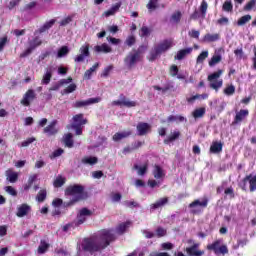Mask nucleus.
<instances>
[{"label":"nucleus","instance_id":"obj_1","mask_svg":"<svg viewBox=\"0 0 256 256\" xmlns=\"http://www.w3.org/2000/svg\"><path fill=\"white\" fill-rule=\"evenodd\" d=\"M65 195L73 197L70 201L64 202V207H73L75 203L79 201H85L87 199V192H85V186L80 184L69 185L65 189Z\"/></svg>","mask_w":256,"mask_h":256},{"label":"nucleus","instance_id":"obj_2","mask_svg":"<svg viewBox=\"0 0 256 256\" xmlns=\"http://www.w3.org/2000/svg\"><path fill=\"white\" fill-rule=\"evenodd\" d=\"M116 240H117V236H115V233H113V229L101 230L100 236L97 242V251L107 249V247H109L111 243H113Z\"/></svg>","mask_w":256,"mask_h":256},{"label":"nucleus","instance_id":"obj_3","mask_svg":"<svg viewBox=\"0 0 256 256\" xmlns=\"http://www.w3.org/2000/svg\"><path fill=\"white\" fill-rule=\"evenodd\" d=\"M171 47H173V40L171 39H166L158 45L154 46V49L150 51V57L148 58L149 61H156V59L160 57L162 53L169 51Z\"/></svg>","mask_w":256,"mask_h":256},{"label":"nucleus","instance_id":"obj_4","mask_svg":"<svg viewBox=\"0 0 256 256\" xmlns=\"http://www.w3.org/2000/svg\"><path fill=\"white\" fill-rule=\"evenodd\" d=\"M209 205V198L204 197L201 200L196 199L193 202H191L188 207L191 210L192 215H201L203 213V209H207V206Z\"/></svg>","mask_w":256,"mask_h":256},{"label":"nucleus","instance_id":"obj_5","mask_svg":"<svg viewBox=\"0 0 256 256\" xmlns=\"http://www.w3.org/2000/svg\"><path fill=\"white\" fill-rule=\"evenodd\" d=\"M222 243L223 240L221 239L215 240L213 243L208 244L206 249L208 251H213L216 255H227L229 253V248H227V245Z\"/></svg>","mask_w":256,"mask_h":256},{"label":"nucleus","instance_id":"obj_6","mask_svg":"<svg viewBox=\"0 0 256 256\" xmlns=\"http://www.w3.org/2000/svg\"><path fill=\"white\" fill-rule=\"evenodd\" d=\"M223 75V70L219 69L218 71L208 75L209 87L210 89H214V91H219L220 88L223 87V80H217L219 77Z\"/></svg>","mask_w":256,"mask_h":256},{"label":"nucleus","instance_id":"obj_7","mask_svg":"<svg viewBox=\"0 0 256 256\" xmlns=\"http://www.w3.org/2000/svg\"><path fill=\"white\" fill-rule=\"evenodd\" d=\"M28 45L29 47L20 54L21 59L29 57L37 47H41V45H43V40L39 38V36H35L32 40L28 41Z\"/></svg>","mask_w":256,"mask_h":256},{"label":"nucleus","instance_id":"obj_8","mask_svg":"<svg viewBox=\"0 0 256 256\" xmlns=\"http://www.w3.org/2000/svg\"><path fill=\"white\" fill-rule=\"evenodd\" d=\"M141 61V48L135 50L133 53H129L124 58V63L127 65L128 69H133L134 65H137Z\"/></svg>","mask_w":256,"mask_h":256},{"label":"nucleus","instance_id":"obj_9","mask_svg":"<svg viewBox=\"0 0 256 256\" xmlns=\"http://www.w3.org/2000/svg\"><path fill=\"white\" fill-rule=\"evenodd\" d=\"M81 248L85 253L93 255V253L97 252V240H95V238H84L81 243Z\"/></svg>","mask_w":256,"mask_h":256},{"label":"nucleus","instance_id":"obj_10","mask_svg":"<svg viewBox=\"0 0 256 256\" xmlns=\"http://www.w3.org/2000/svg\"><path fill=\"white\" fill-rule=\"evenodd\" d=\"M247 183H249L250 193H254L256 191V174L254 176L253 174L246 175L242 179V184L240 185L242 191H247Z\"/></svg>","mask_w":256,"mask_h":256},{"label":"nucleus","instance_id":"obj_11","mask_svg":"<svg viewBox=\"0 0 256 256\" xmlns=\"http://www.w3.org/2000/svg\"><path fill=\"white\" fill-rule=\"evenodd\" d=\"M209 5L207 4V1L203 0L201 2L199 10L195 9L194 12L190 15V20L191 21H197V19H205L207 16V9Z\"/></svg>","mask_w":256,"mask_h":256},{"label":"nucleus","instance_id":"obj_12","mask_svg":"<svg viewBox=\"0 0 256 256\" xmlns=\"http://www.w3.org/2000/svg\"><path fill=\"white\" fill-rule=\"evenodd\" d=\"M91 215H93V212H91V210L87 208H82L77 215V220L73 221L74 225L76 227H79V225H83V223L87 221L86 217H91Z\"/></svg>","mask_w":256,"mask_h":256},{"label":"nucleus","instance_id":"obj_13","mask_svg":"<svg viewBox=\"0 0 256 256\" xmlns=\"http://www.w3.org/2000/svg\"><path fill=\"white\" fill-rule=\"evenodd\" d=\"M35 99H37V94L35 93V90L29 89L23 95V98L21 99L20 103L24 107H30L31 106V101H35Z\"/></svg>","mask_w":256,"mask_h":256},{"label":"nucleus","instance_id":"obj_14","mask_svg":"<svg viewBox=\"0 0 256 256\" xmlns=\"http://www.w3.org/2000/svg\"><path fill=\"white\" fill-rule=\"evenodd\" d=\"M79 55L74 57V62L75 63H83L85 61V59H87V57H89V55H91V53L89 52V45H83L80 47L79 49Z\"/></svg>","mask_w":256,"mask_h":256},{"label":"nucleus","instance_id":"obj_15","mask_svg":"<svg viewBox=\"0 0 256 256\" xmlns=\"http://www.w3.org/2000/svg\"><path fill=\"white\" fill-rule=\"evenodd\" d=\"M137 135L139 137H143L147 135V133H151V124L147 122H139L136 126Z\"/></svg>","mask_w":256,"mask_h":256},{"label":"nucleus","instance_id":"obj_16","mask_svg":"<svg viewBox=\"0 0 256 256\" xmlns=\"http://www.w3.org/2000/svg\"><path fill=\"white\" fill-rule=\"evenodd\" d=\"M122 100H115L112 102V105L118 106V107H137V102L135 101H129L127 98L123 95H121Z\"/></svg>","mask_w":256,"mask_h":256},{"label":"nucleus","instance_id":"obj_17","mask_svg":"<svg viewBox=\"0 0 256 256\" xmlns=\"http://www.w3.org/2000/svg\"><path fill=\"white\" fill-rule=\"evenodd\" d=\"M97 103V98H89L87 100H77L75 103H73V107L75 109H81L85 107H89V105H95Z\"/></svg>","mask_w":256,"mask_h":256},{"label":"nucleus","instance_id":"obj_18","mask_svg":"<svg viewBox=\"0 0 256 256\" xmlns=\"http://www.w3.org/2000/svg\"><path fill=\"white\" fill-rule=\"evenodd\" d=\"M246 117H249V110L241 109L236 112L232 125H239V123H242Z\"/></svg>","mask_w":256,"mask_h":256},{"label":"nucleus","instance_id":"obj_19","mask_svg":"<svg viewBox=\"0 0 256 256\" xmlns=\"http://www.w3.org/2000/svg\"><path fill=\"white\" fill-rule=\"evenodd\" d=\"M56 127H57V120H53L52 122H50L48 126H46L43 129V133L45 135H48V137H53V135H57V133H59V130H57Z\"/></svg>","mask_w":256,"mask_h":256},{"label":"nucleus","instance_id":"obj_20","mask_svg":"<svg viewBox=\"0 0 256 256\" xmlns=\"http://www.w3.org/2000/svg\"><path fill=\"white\" fill-rule=\"evenodd\" d=\"M199 249V243H195L191 247L186 248V253H188L190 256H203L205 255V251L198 250Z\"/></svg>","mask_w":256,"mask_h":256},{"label":"nucleus","instance_id":"obj_21","mask_svg":"<svg viewBox=\"0 0 256 256\" xmlns=\"http://www.w3.org/2000/svg\"><path fill=\"white\" fill-rule=\"evenodd\" d=\"M29 213H31V206H29L27 203H24L17 208L16 215L17 217H25L26 215H29Z\"/></svg>","mask_w":256,"mask_h":256},{"label":"nucleus","instance_id":"obj_22","mask_svg":"<svg viewBox=\"0 0 256 256\" xmlns=\"http://www.w3.org/2000/svg\"><path fill=\"white\" fill-rule=\"evenodd\" d=\"M131 225H133V222H131L130 220H127L126 222H122L118 224L116 227V233L118 235H124V233L127 232V229H129Z\"/></svg>","mask_w":256,"mask_h":256},{"label":"nucleus","instance_id":"obj_23","mask_svg":"<svg viewBox=\"0 0 256 256\" xmlns=\"http://www.w3.org/2000/svg\"><path fill=\"white\" fill-rule=\"evenodd\" d=\"M72 119H73L72 126L83 127V125H87V118H85L81 113L74 115Z\"/></svg>","mask_w":256,"mask_h":256},{"label":"nucleus","instance_id":"obj_24","mask_svg":"<svg viewBox=\"0 0 256 256\" xmlns=\"http://www.w3.org/2000/svg\"><path fill=\"white\" fill-rule=\"evenodd\" d=\"M191 53H193V48L181 49L177 52L174 59L176 61H183V59H185L187 55H191Z\"/></svg>","mask_w":256,"mask_h":256},{"label":"nucleus","instance_id":"obj_25","mask_svg":"<svg viewBox=\"0 0 256 256\" xmlns=\"http://www.w3.org/2000/svg\"><path fill=\"white\" fill-rule=\"evenodd\" d=\"M55 23H57V20L51 19L50 21L46 22L42 27H40L38 30H36L34 32V35H38V33L39 34L45 33V31H49V29H51V27H53Z\"/></svg>","mask_w":256,"mask_h":256},{"label":"nucleus","instance_id":"obj_26","mask_svg":"<svg viewBox=\"0 0 256 256\" xmlns=\"http://www.w3.org/2000/svg\"><path fill=\"white\" fill-rule=\"evenodd\" d=\"M181 137V132L180 131H174L171 132L170 135H168L164 139V145H171V143H174V141H177Z\"/></svg>","mask_w":256,"mask_h":256},{"label":"nucleus","instance_id":"obj_27","mask_svg":"<svg viewBox=\"0 0 256 256\" xmlns=\"http://www.w3.org/2000/svg\"><path fill=\"white\" fill-rule=\"evenodd\" d=\"M133 132L131 130L124 131V132H117L113 135L112 139L115 142L121 141L122 139H127V137H131Z\"/></svg>","mask_w":256,"mask_h":256},{"label":"nucleus","instance_id":"obj_28","mask_svg":"<svg viewBox=\"0 0 256 256\" xmlns=\"http://www.w3.org/2000/svg\"><path fill=\"white\" fill-rule=\"evenodd\" d=\"M51 79H53V70L51 68H48L46 69V72L42 77L41 84L49 85V83H51Z\"/></svg>","mask_w":256,"mask_h":256},{"label":"nucleus","instance_id":"obj_29","mask_svg":"<svg viewBox=\"0 0 256 256\" xmlns=\"http://www.w3.org/2000/svg\"><path fill=\"white\" fill-rule=\"evenodd\" d=\"M169 203V198L164 197L160 198L158 201L150 205V209L155 211V209H159L160 207H163Z\"/></svg>","mask_w":256,"mask_h":256},{"label":"nucleus","instance_id":"obj_30","mask_svg":"<svg viewBox=\"0 0 256 256\" xmlns=\"http://www.w3.org/2000/svg\"><path fill=\"white\" fill-rule=\"evenodd\" d=\"M221 151H223V143L215 141L212 142L211 146H210V153H221Z\"/></svg>","mask_w":256,"mask_h":256},{"label":"nucleus","instance_id":"obj_31","mask_svg":"<svg viewBox=\"0 0 256 256\" xmlns=\"http://www.w3.org/2000/svg\"><path fill=\"white\" fill-rule=\"evenodd\" d=\"M50 244L45 240L40 241V245L38 246L37 253L38 255H45L46 251H49Z\"/></svg>","mask_w":256,"mask_h":256},{"label":"nucleus","instance_id":"obj_32","mask_svg":"<svg viewBox=\"0 0 256 256\" xmlns=\"http://www.w3.org/2000/svg\"><path fill=\"white\" fill-rule=\"evenodd\" d=\"M153 176L155 179H163L165 176V172L163 171V168L159 165H155L153 169Z\"/></svg>","mask_w":256,"mask_h":256},{"label":"nucleus","instance_id":"obj_33","mask_svg":"<svg viewBox=\"0 0 256 256\" xmlns=\"http://www.w3.org/2000/svg\"><path fill=\"white\" fill-rule=\"evenodd\" d=\"M121 2L116 3L115 5H113L109 10H107L105 12V16L106 17H111V15H115L117 13V11H119V9H121Z\"/></svg>","mask_w":256,"mask_h":256},{"label":"nucleus","instance_id":"obj_34","mask_svg":"<svg viewBox=\"0 0 256 256\" xmlns=\"http://www.w3.org/2000/svg\"><path fill=\"white\" fill-rule=\"evenodd\" d=\"M249 243V238H247L246 234L237 239V244L233 246V249H239V247H245Z\"/></svg>","mask_w":256,"mask_h":256},{"label":"nucleus","instance_id":"obj_35","mask_svg":"<svg viewBox=\"0 0 256 256\" xmlns=\"http://www.w3.org/2000/svg\"><path fill=\"white\" fill-rule=\"evenodd\" d=\"M205 112H206L205 107L195 109L192 112V117H194V119H201V118L205 117Z\"/></svg>","mask_w":256,"mask_h":256},{"label":"nucleus","instance_id":"obj_36","mask_svg":"<svg viewBox=\"0 0 256 256\" xmlns=\"http://www.w3.org/2000/svg\"><path fill=\"white\" fill-rule=\"evenodd\" d=\"M97 52L98 53H112L113 48H111V46H109V44L103 43L102 45L97 46Z\"/></svg>","mask_w":256,"mask_h":256},{"label":"nucleus","instance_id":"obj_37","mask_svg":"<svg viewBox=\"0 0 256 256\" xmlns=\"http://www.w3.org/2000/svg\"><path fill=\"white\" fill-rule=\"evenodd\" d=\"M64 144L68 149L73 148L74 142H73V134L68 133L64 136Z\"/></svg>","mask_w":256,"mask_h":256},{"label":"nucleus","instance_id":"obj_38","mask_svg":"<svg viewBox=\"0 0 256 256\" xmlns=\"http://www.w3.org/2000/svg\"><path fill=\"white\" fill-rule=\"evenodd\" d=\"M220 35L219 34H206L204 36V41H207V43H215V41H219L220 39Z\"/></svg>","mask_w":256,"mask_h":256},{"label":"nucleus","instance_id":"obj_39","mask_svg":"<svg viewBox=\"0 0 256 256\" xmlns=\"http://www.w3.org/2000/svg\"><path fill=\"white\" fill-rule=\"evenodd\" d=\"M97 71V64H94L90 69L86 70L83 79L89 80L93 77V73Z\"/></svg>","mask_w":256,"mask_h":256},{"label":"nucleus","instance_id":"obj_40","mask_svg":"<svg viewBox=\"0 0 256 256\" xmlns=\"http://www.w3.org/2000/svg\"><path fill=\"white\" fill-rule=\"evenodd\" d=\"M67 179L63 176H57V178L54 180L53 185L56 189H59V187H63L65 185V182Z\"/></svg>","mask_w":256,"mask_h":256},{"label":"nucleus","instance_id":"obj_41","mask_svg":"<svg viewBox=\"0 0 256 256\" xmlns=\"http://www.w3.org/2000/svg\"><path fill=\"white\" fill-rule=\"evenodd\" d=\"M251 19H252L251 15H249V14L244 15L238 19L237 26L243 27V25H246V23H249V21H251Z\"/></svg>","mask_w":256,"mask_h":256},{"label":"nucleus","instance_id":"obj_42","mask_svg":"<svg viewBox=\"0 0 256 256\" xmlns=\"http://www.w3.org/2000/svg\"><path fill=\"white\" fill-rule=\"evenodd\" d=\"M66 55H69V46L60 47L57 52V58L61 59L63 57H66Z\"/></svg>","mask_w":256,"mask_h":256},{"label":"nucleus","instance_id":"obj_43","mask_svg":"<svg viewBox=\"0 0 256 256\" xmlns=\"http://www.w3.org/2000/svg\"><path fill=\"white\" fill-rule=\"evenodd\" d=\"M8 181L10 183H17V179H19V174L17 172H13L11 170L7 171Z\"/></svg>","mask_w":256,"mask_h":256},{"label":"nucleus","instance_id":"obj_44","mask_svg":"<svg viewBox=\"0 0 256 256\" xmlns=\"http://www.w3.org/2000/svg\"><path fill=\"white\" fill-rule=\"evenodd\" d=\"M45 199H47V190L41 189L36 196V201H38V203H43Z\"/></svg>","mask_w":256,"mask_h":256},{"label":"nucleus","instance_id":"obj_45","mask_svg":"<svg viewBox=\"0 0 256 256\" xmlns=\"http://www.w3.org/2000/svg\"><path fill=\"white\" fill-rule=\"evenodd\" d=\"M81 161H82L83 165H96L97 157L86 156V157L82 158Z\"/></svg>","mask_w":256,"mask_h":256},{"label":"nucleus","instance_id":"obj_46","mask_svg":"<svg viewBox=\"0 0 256 256\" xmlns=\"http://www.w3.org/2000/svg\"><path fill=\"white\" fill-rule=\"evenodd\" d=\"M37 181V174H33L29 177L27 184L24 186L25 191H29L33 187V183Z\"/></svg>","mask_w":256,"mask_h":256},{"label":"nucleus","instance_id":"obj_47","mask_svg":"<svg viewBox=\"0 0 256 256\" xmlns=\"http://www.w3.org/2000/svg\"><path fill=\"white\" fill-rule=\"evenodd\" d=\"M207 57H209V51H202L196 59L197 65H201V63H204Z\"/></svg>","mask_w":256,"mask_h":256},{"label":"nucleus","instance_id":"obj_48","mask_svg":"<svg viewBox=\"0 0 256 256\" xmlns=\"http://www.w3.org/2000/svg\"><path fill=\"white\" fill-rule=\"evenodd\" d=\"M222 11L231 13L233 11V2H231V0H226L222 5Z\"/></svg>","mask_w":256,"mask_h":256},{"label":"nucleus","instance_id":"obj_49","mask_svg":"<svg viewBox=\"0 0 256 256\" xmlns=\"http://www.w3.org/2000/svg\"><path fill=\"white\" fill-rule=\"evenodd\" d=\"M133 169H135V171H138V175L143 176V175H145V173H147L148 166H147V164H145L144 166H139V165L135 164L133 166Z\"/></svg>","mask_w":256,"mask_h":256},{"label":"nucleus","instance_id":"obj_50","mask_svg":"<svg viewBox=\"0 0 256 256\" xmlns=\"http://www.w3.org/2000/svg\"><path fill=\"white\" fill-rule=\"evenodd\" d=\"M159 3V0H149V2L147 3L146 7L148 9V11H155V9H157V7H159L157 4Z\"/></svg>","mask_w":256,"mask_h":256},{"label":"nucleus","instance_id":"obj_51","mask_svg":"<svg viewBox=\"0 0 256 256\" xmlns=\"http://www.w3.org/2000/svg\"><path fill=\"white\" fill-rule=\"evenodd\" d=\"M221 55H214L212 56V58L210 59V61L208 62L210 67H215V65H217V63H221Z\"/></svg>","mask_w":256,"mask_h":256},{"label":"nucleus","instance_id":"obj_52","mask_svg":"<svg viewBox=\"0 0 256 256\" xmlns=\"http://www.w3.org/2000/svg\"><path fill=\"white\" fill-rule=\"evenodd\" d=\"M208 98H209V94H202V95L196 94L190 98H187V102L193 103V101H195L197 99H208Z\"/></svg>","mask_w":256,"mask_h":256},{"label":"nucleus","instance_id":"obj_53","mask_svg":"<svg viewBox=\"0 0 256 256\" xmlns=\"http://www.w3.org/2000/svg\"><path fill=\"white\" fill-rule=\"evenodd\" d=\"M135 43H137V38H135V35H130L125 40V45H127L128 47H133Z\"/></svg>","mask_w":256,"mask_h":256},{"label":"nucleus","instance_id":"obj_54","mask_svg":"<svg viewBox=\"0 0 256 256\" xmlns=\"http://www.w3.org/2000/svg\"><path fill=\"white\" fill-rule=\"evenodd\" d=\"M73 17H75V15L67 16L66 18L62 19L59 22L60 27H67V25H69V23H71L73 21Z\"/></svg>","mask_w":256,"mask_h":256},{"label":"nucleus","instance_id":"obj_55","mask_svg":"<svg viewBox=\"0 0 256 256\" xmlns=\"http://www.w3.org/2000/svg\"><path fill=\"white\" fill-rule=\"evenodd\" d=\"M151 35V29L147 26H142L140 29V37H149Z\"/></svg>","mask_w":256,"mask_h":256},{"label":"nucleus","instance_id":"obj_56","mask_svg":"<svg viewBox=\"0 0 256 256\" xmlns=\"http://www.w3.org/2000/svg\"><path fill=\"white\" fill-rule=\"evenodd\" d=\"M224 94L231 96V95H235V87L233 86V84L228 85L225 89H224Z\"/></svg>","mask_w":256,"mask_h":256},{"label":"nucleus","instance_id":"obj_57","mask_svg":"<svg viewBox=\"0 0 256 256\" xmlns=\"http://www.w3.org/2000/svg\"><path fill=\"white\" fill-rule=\"evenodd\" d=\"M254 7H256V0H250L244 6V11H251Z\"/></svg>","mask_w":256,"mask_h":256},{"label":"nucleus","instance_id":"obj_58","mask_svg":"<svg viewBox=\"0 0 256 256\" xmlns=\"http://www.w3.org/2000/svg\"><path fill=\"white\" fill-rule=\"evenodd\" d=\"M165 235H167V230L163 227H158L156 229V237L161 238V237H165Z\"/></svg>","mask_w":256,"mask_h":256},{"label":"nucleus","instance_id":"obj_59","mask_svg":"<svg viewBox=\"0 0 256 256\" xmlns=\"http://www.w3.org/2000/svg\"><path fill=\"white\" fill-rule=\"evenodd\" d=\"M225 195L229 196V199H235V191L233 190V187H228L224 190Z\"/></svg>","mask_w":256,"mask_h":256},{"label":"nucleus","instance_id":"obj_60","mask_svg":"<svg viewBox=\"0 0 256 256\" xmlns=\"http://www.w3.org/2000/svg\"><path fill=\"white\" fill-rule=\"evenodd\" d=\"M5 191L6 193H8V195H11L12 197H17V190H15V188H13L12 186H6Z\"/></svg>","mask_w":256,"mask_h":256},{"label":"nucleus","instance_id":"obj_61","mask_svg":"<svg viewBox=\"0 0 256 256\" xmlns=\"http://www.w3.org/2000/svg\"><path fill=\"white\" fill-rule=\"evenodd\" d=\"M181 11H176L172 14L171 19L175 21V23H179V21H181Z\"/></svg>","mask_w":256,"mask_h":256},{"label":"nucleus","instance_id":"obj_62","mask_svg":"<svg viewBox=\"0 0 256 256\" xmlns=\"http://www.w3.org/2000/svg\"><path fill=\"white\" fill-rule=\"evenodd\" d=\"M9 42V38L7 36H4L0 38V51H3L5 49V45Z\"/></svg>","mask_w":256,"mask_h":256},{"label":"nucleus","instance_id":"obj_63","mask_svg":"<svg viewBox=\"0 0 256 256\" xmlns=\"http://www.w3.org/2000/svg\"><path fill=\"white\" fill-rule=\"evenodd\" d=\"M34 141H36L35 137H30L21 143V147H29L31 143H34Z\"/></svg>","mask_w":256,"mask_h":256},{"label":"nucleus","instance_id":"obj_64","mask_svg":"<svg viewBox=\"0 0 256 256\" xmlns=\"http://www.w3.org/2000/svg\"><path fill=\"white\" fill-rule=\"evenodd\" d=\"M149 256H171V254L167 252H152Z\"/></svg>","mask_w":256,"mask_h":256}]
</instances>
